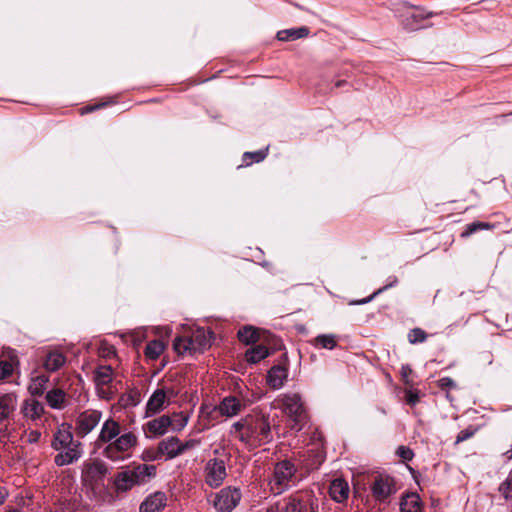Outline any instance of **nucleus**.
Segmentation results:
<instances>
[{"mask_svg": "<svg viewBox=\"0 0 512 512\" xmlns=\"http://www.w3.org/2000/svg\"><path fill=\"white\" fill-rule=\"evenodd\" d=\"M161 454L167 456L168 459L176 458L181 455L180 440L177 437H169L162 440L158 445Z\"/></svg>", "mask_w": 512, "mask_h": 512, "instance_id": "nucleus-24", "label": "nucleus"}, {"mask_svg": "<svg viewBox=\"0 0 512 512\" xmlns=\"http://www.w3.org/2000/svg\"><path fill=\"white\" fill-rule=\"evenodd\" d=\"M66 363L65 355L58 350H51L47 353L44 360V368L47 371L55 372Z\"/></svg>", "mask_w": 512, "mask_h": 512, "instance_id": "nucleus-26", "label": "nucleus"}, {"mask_svg": "<svg viewBox=\"0 0 512 512\" xmlns=\"http://www.w3.org/2000/svg\"><path fill=\"white\" fill-rule=\"evenodd\" d=\"M167 497L163 492H155L147 496L139 507L140 512H159L166 506Z\"/></svg>", "mask_w": 512, "mask_h": 512, "instance_id": "nucleus-19", "label": "nucleus"}, {"mask_svg": "<svg viewBox=\"0 0 512 512\" xmlns=\"http://www.w3.org/2000/svg\"><path fill=\"white\" fill-rule=\"evenodd\" d=\"M395 491L394 481L390 477L379 476L372 485V494L378 501L386 500Z\"/></svg>", "mask_w": 512, "mask_h": 512, "instance_id": "nucleus-15", "label": "nucleus"}, {"mask_svg": "<svg viewBox=\"0 0 512 512\" xmlns=\"http://www.w3.org/2000/svg\"><path fill=\"white\" fill-rule=\"evenodd\" d=\"M18 404L17 394L14 392L0 395V424L8 421L14 414Z\"/></svg>", "mask_w": 512, "mask_h": 512, "instance_id": "nucleus-18", "label": "nucleus"}, {"mask_svg": "<svg viewBox=\"0 0 512 512\" xmlns=\"http://www.w3.org/2000/svg\"><path fill=\"white\" fill-rule=\"evenodd\" d=\"M401 512H421L422 501L417 493L406 494L400 502Z\"/></svg>", "mask_w": 512, "mask_h": 512, "instance_id": "nucleus-27", "label": "nucleus"}, {"mask_svg": "<svg viewBox=\"0 0 512 512\" xmlns=\"http://www.w3.org/2000/svg\"><path fill=\"white\" fill-rule=\"evenodd\" d=\"M137 442L138 439L134 433H124L119 435L113 442L109 443L103 450V454L112 461H118L122 459L121 454L129 452L137 445Z\"/></svg>", "mask_w": 512, "mask_h": 512, "instance_id": "nucleus-8", "label": "nucleus"}, {"mask_svg": "<svg viewBox=\"0 0 512 512\" xmlns=\"http://www.w3.org/2000/svg\"><path fill=\"white\" fill-rule=\"evenodd\" d=\"M396 453H397V455H398L400 458H402V459H403V460H405V461H410V460H412V458H413V456H414L413 451H412L410 448L406 447V446H399V447L397 448V452H396Z\"/></svg>", "mask_w": 512, "mask_h": 512, "instance_id": "nucleus-39", "label": "nucleus"}, {"mask_svg": "<svg viewBox=\"0 0 512 512\" xmlns=\"http://www.w3.org/2000/svg\"><path fill=\"white\" fill-rule=\"evenodd\" d=\"M211 332L204 328H197L189 337H176L173 342V349L178 354L203 352L211 346Z\"/></svg>", "mask_w": 512, "mask_h": 512, "instance_id": "nucleus-6", "label": "nucleus"}, {"mask_svg": "<svg viewBox=\"0 0 512 512\" xmlns=\"http://www.w3.org/2000/svg\"><path fill=\"white\" fill-rule=\"evenodd\" d=\"M238 339L246 344H253L259 340L258 330L253 326H245L241 328L237 333Z\"/></svg>", "mask_w": 512, "mask_h": 512, "instance_id": "nucleus-31", "label": "nucleus"}, {"mask_svg": "<svg viewBox=\"0 0 512 512\" xmlns=\"http://www.w3.org/2000/svg\"><path fill=\"white\" fill-rule=\"evenodd\" d=\"M230 436L249 448H256L272 441L271 425L264 415H247L231 425Z\"/></svg>", "mask_w": 512, "mask_h": 512, "instance_id": "nucleus-1", "label": "nucleus"}, {"mask_svg": "<svg viewBox=\"0 0 512 512\" xmlns=\"http://www.w3.org/2000/svg\"><path fill=\"white\" fill-rule=\"evenodd\" d=\"M278 408L287 416L292 430L299 432L308 423V412L299 393L288 392L281 394L275 400Z\"/></svg>", "mask_w": 512, "mask_h": 512, "instance_id": "nucleus-3", "label": "nucleus"}, {"mask_svg": "<svg viewBox=\"0 0 512 512\" xmlns=\"http://www.w3.org/2000/svg\"><path fill=\"white\" fill-rule=\"evenodd\" d=\"M41 437V433L37 430H32L27 434V441L29 443H36Z\"/></svg>", "mask_w": 512, "mask_h": 512, "instance_id": "nucleus-45", "label": "nucleus"}, {"mask_svg": "<svg viewBox=\"0 0 512 512\" xmlns=\"http://www.w3.org/2000/svg\"><path fill=\"white\" fill-rule=\"evenodd\" d=\"M241 498L242 493L239 488L228 486L215 494L212 504L218 512H231L238 506Z\"/></svg>", "mask_w": 512, "mask_h": 512, "instance_id": "nucleus-9", "label": "nucleus"}, {"mask_svg": "<svg viewBox=\"0 0 512 512\" xmlns=\"http://www.w3.org/2000/svg\"><path fill=\"white\" fill-rule=\"evenodd\" d=\"M267 152L268 148L261 149L255 152H245L243 155V162L247 166L253 163H259L266 158Z\"/></svg>", "mask_w": 512, "mask_h": 512, "instance_id": "nucleus-34", "label": "nucleus"}, {"mask_svg": "<svg viewBox=\"0 0 512 512\" xmlns=\"http://www.w3.org/2000/svg\"><path fill=\"white\" fill-rule=\"evenodd\" d=\"M336 344V337L333 334H321L314 339V345L324 349L331 350L336 347Z\"/></svg>", "mask_w": 512, "mask_h": 512, "instance_id": "nucleus-33", "label": "nucleus"}, {"mask_svg": "<svg viewBox=\"0 0 512 512\" xmlns=\"http://www.w3.org/2000/svg\"><path fill=\"white\" fill-rule=\"evenodd\" d=\"M155 474L156 467L154 465L138 464L132 469L117 473L114 478V486L118 493L127 492L134 486L146 483Z\"/></svg>", "mask_w": 512, "mask_h": 512, "instance_id": "nucleus-5", "label": "nucleus"}, {"mask_svg": "<svg viewBox=\"0 0 512 512\" xmlns=\"http://www.w3.org/2000/svg\"><path fill=\"white\" fill-rule=\"evenodd\" d=\"M121 433L120 424L112 418L107 419L100 430L97 441L100 443H111Z\"/></svg>", "mask_w": 512, "mask_h": 512, "instance_id": "nucleus-21", "label": "nucleus"}, {"mask_svg": "<svg viewBox=\"0 0 512 512\" xmlns=\"http://www.w3.org/2000/svg\"><path fill=\"white\" fill-rule=\"evenodd\" d=\"M205 482L211 488H217L224 482L227 472L225 462L222 459H210L204 469Z\"/></svg>", "mask_w": 512, "mask_h": 512, "instance_id": "nucleus-11", "label": "nucleus"}, {"mask_svg": "<svg viewBox=\"0 0 512 512\" xmlns=\"http://www.w3.org/2000/svg\"><path fill=\"white\" fill-rule=\"evenodd\" d=\"M81 444L74 440L70 426L62 424L54 434L52 447L55 450H62L58 453L54 462L57 466H65L77 461L82 454Z\"/></svg>", "mask_w": 512, "mask_h": 512, "instance_id": "nucleus-2", "label": "nucleus"}, {"mask_svg": "<svg viewBox=\"0 0 512 512\" xmlns=\"http://www.w3.org/2000/svg\"><path fill=\"white\" fill-rule=\"evenodd\" d=\"M478 227L480 228V230L492 229L494 227V225L490 224L488 222H478Z\"/></svg>", "mask_w": 512, "mask_h": 512, "instance_id": "nucleus-47", "label": "nucleus"}, {"mask_svg": "<svg viewBox=\"0 0 512 512\" xmlns=\"http://www.w3.org/2000/svg\"><path fill=\"white\" fill-rule=\"evenodd\" d=\"M101 418L102 413L98 410L89 409L81 412L75 422L76 434L85 437L99 424Z\"/></svg>", "mask_w": 512, "mask_h": 512, "instance_id": "nucleus-13", "label": "nucleus"}, {"mask_svg": "<svg viewBox=\"0 0 512 512\" xmlns=\"http://www.w3.org/2000/svg\"><path fill=\"white\" fill-rule=\"evenodd\" d=\"M108 472L107 466L101 461L87 463L82 471V480L85 485L95 490L103 485V480Z\"/></svg>", "mask_w": 512, "mask_h": 512, "instance_id": "nucleus-10", "label": "nucleus"}, {"mask_svg": "<svg viewBox=\"0 0 512 512\" xmlns=\"http://www.w3.org/2000/svg\"><path fill=\"white\" fill-rule=\"evenodd\" d=\"M47 404L52 409L61 410L67 405V396L61 388H53L46 393Z\"/></svg>", "mask_w": 512, "mask_h": 512, "instance_id": "nucleus-25", "label": "nucleus"}, {"mask_svg": "<svg viewBox=\"0 0 512 512\" xmlns=\"http://www.w3.org/2000/svg\"><path fill=\"white\" fill-rule=\"evenodd\" d=\"M109 353L110 354H115V351L113 350V348H109Z\"/></svg>", "mask_w": 512, "mask_h": 512, "instance_id": "nucleus-49", "label": "nucleus"}, {"mask_svg": "<svg viewBox=\"0 0 512 512\" xmlns=\"http://www.w3.org/2000/svg\"><path fill=\"white\" fill-rule=\"evenodd\" d=\"M427 337V333L421 328H414L408 333V341L411 344L423 343Z\"/></svg>", "mask_w": 512, "mask_h": 512, "instance_id": "nucleus-35", "label": "nucleus"}, {"mask_svg": "<svg viewBox=\"0 0 512 512\" xmlns=\"http://www.w3.org/2000/svg\"><path fill=\"white\" fill-rule=\"evenodd\" d=\"M200 444H201V440L196 439V438L189 439L184 442L180 441L181 454L198 448L200 446Z\"/></svg>", "mask_w": 512, "mask_h": 512, "instance_id": "nucleus-37", "label": "nucleus"}, {"mask_svg": "<svg viewBox=\"0 0 512 512\" xmlns=\"http://www.w3.org/2000/svg\"><path fill=\"white\" fill-rule=\"evenodd\" d=\"M269 356V350L264 345H256L248 349L245 353V359L251 364H256Z\"/></svg>", "mask_w": 512, "mask_h": 512, "instance_id": "nucleus-29", "label": "nucleus"}, {"mask_svg": "<svg viewBox=\"0 0 512 512\" xmlns=\"http://www.w3.org/2000/svg\"><path fill=\"white\" fill-rule=\"evenodd\" d=\"M309 35V29L305 26L298 28H290L279 31L277 38L280 41H293L301 38H305Z\"/></svg>", "mask_w": 512, "mask_h": 512, "instance_id": "nucleus-28", "label": "nucleus"}, {"mask_svg": "<svg viewBox=\"0 0 512 512\" xmlns=\"http://www.w3.org/2000/svg\"><path fill=\"white\" fill-rule=\"evenodd\" d=\"M287 378V368L276 365L270 368V370L267 372L266 381L270 388L278 390L284 386Z\"/></svg>", "mask_w": 512, "mask_h": 512, "instance_id": "nucleus-22", "label": "nucleus"}, {"mask_svg": "<svg viewBox=\"0 0 512 512\" xmlns=\"http://www.w3.org/2000/svg\"><path fill=\"white\" fill-rule=\"evenodd\" d=\"M21 413L25 419L36 421L44 414V406L35 398H27L22 402Z\"/></svg>", "mask_w": 512, "mask_h": 512, "instance_id": "nucleus-20", "label": "nucleus"}, {"mask_svg": "<svg viewBox=\"0 0 512 512\" xmlns=\"http://www.w3.org/2000/svg\"><path fill=\"white\" fill-rule=\"evenodd\" d=\"M418 395L410 392L407 396V402L411 405H415L418 402Z\"/></svg>", "mask_w": 512, "mask_h": 512, "instance_id": "nucleus-46", "label": "nucleus"}, {"mask_svg": "<svg viewBox=\"0 0 512 512\" xmlns=\"http://www.w3.org/2000/svg\"><path fill=\"white\" fill-rule=\"evenodd\" d=\"M189 416L184 413H177L174 414V417L172 419V428L174 431H181L188 423Z\"/></svg>", "mask_w": 512, "mask_h": 512, "instance_id": "nucleus-36", "label": "nucleus"}, {"mask_svg": "<svg viewBox=\"0 0 512 512\" xmlns=\"http://www.w3.org/2000/svg\"><path fill=\"white\" fill-rule=\"evenodd\" d=\"M266 512H318V503L310 491H298L270 504Z\"/></svg>", "mask_w": 512, "mask_h": 512, "instance_id": "nucleus-4", "label": "nucleus"}, {"mask_svg": "<svg viewBox=\"0 0 512 512\" xmlns=\"http://www.w3.org/2000/svg\"><path fill=\"white\" fill-rule=\"evenodd\" d=\"M478 230H480V228L478 227V222L470 223L466 225L465 230L461 233V237L467 238L471 236L473 233L477 232Z\"/></svg>", "mask_w": 512, "mask_h": 512, "instance_id": "nucleus-44", "label": "nucleus"}, {"mask_svg": "<svg viewBox=\"0 0 512 512\" xmlns=\"http://www.w3.org/2000/svg\"><path fill=\"white\" fill-rule=\"evenodd\" d=\"M6 495L7 493L2 488H0V505L4 502Z\"/></svg>", "mask_w": 512, "mask_h": 512, "instance_id": "nucleus-48", "label": "nucleus"}, {"mask_svg": "<svg viewBox=\"0 0 512 512\" xmlns=\"http://www.w3.org/2000/svg\"><path fill=\"white\" fill-rule=\"evenodd\" d=\"M13 368L9 362H0V379H5L12 374Z\"/></svg>", "mask_w": 512, "mask_h": 512, "instance_id": "nucleus-41", "label": "nucleus"}, {"mask_svg": "<svg viewBox=\"0 0 512 512\" xmlns=\"http://www.w3.org/2000/svg\"><path fill=\"white\" fill-rule=\"evenodd\" d=\"M49 381L48 376L38 375L31 379L28 386V391L32 396H41L46 390V385Z\"/></svg>", "mask_w": 512, "mask_h": 512, "instance_id": "nucleus-30", "label": "nucleus"}, {"mask_svg": "<svg viewBox=\"0 0 512 512\" xmlns=\"http://www.w3.org/2000/svg\"><path fill=\"white\" fill-rule=\"evenodd\" d=\"M113 380V370L110 366H99L94 373V382L98 395L104 399H110L112 392L109 389Z\"/></svg>", "mask_w": 512, "mask_h": 512, "instance_id": "nucleus-14", "label": "nucleus"}, {"mask_svg": "<svg viewBox=\"0 0 512 512\" xmlns=\"http://www.w3.org/2000/svg\"><path fill=\"white\" fill-rule=\"evenodd\" d=\"M165 350V344L160 340L150 341L144 350L145 356L150 360H156Z\"/></svg>", "mask_w": 512, "mask_h": 512, "instance_id": "nucleus-32", "label": "nucleus"}, {"mask_svg": "<svg viewBox=\"0 0 512 512\" xmlns=\"http://www.w3.org/2000/svg\"><path fill=\"white\" fill-rule=\"evenodd\" d=\"M296 467L289 460L278 462L274 467L273 477L269 482L274 495H280L290 487V481L295 476Z\"/></svg>", "mask_w": 512, "mask_h": 512, "instance_id": "nucleus-7", "label": "nucleus"}, {"mask_svg": "<svg viewBox=\"0 0 512 512\" xmlns=\"http://www.w3.org/2000/svg\"><path fill=\"white\" fill-rule=\"evenodd\" d=\"M172 418L167 415H162L147 422L144 426V432L148 437H155L164 435L170 426H172Z\"/></svg>", "mask_w": 512, "mask_h": 512, "instance_id": "nucleus-17", "label": "nucleus"}, {"mask_svg": "<svg viewBox=\"0 0 512 512\" xmlns=\"http://www.w3.org/2000/svg\"><path fill=\"white\" fill-rule=\"evenodd\" d=\"M246 406V402L234 396H227L222 399L216 409L222 416L231 418L238 415Z\"/></svg>", "mask_w": 512, "mask_h": 512, "instance_id": "nucleus-16", "label": "nucleus"}, {"mask_svg": "<svg viewBox=\"0 0 512 512\" xmlns=\"http://www.w3.org/2000/svg\"><path fill=\"white\" fill-rule=\"evenodd\" d=\"M388 286H385L383 288H380L378 289L377 291H375L373 294H371L370 296L366 297V298H363V299H360V300H353V301H350L349 302V305H363V304H366V303H369L370 301H372L374 299L375 296H377L378 294H380L382 291H384L385 289H387Z\"/></svg>", "mask_w": 512, "mask_h": 512, "instance_id": "nucleus-40", "label": "nucleus"}, {"mask_svg": "<svg viewBox=\"0 0 512 512\" xmlns=\"http://www.w3.org/2000/svg\"><path fill=\"white\" fill-rule=\"evenodd\" d=\"M475 429L461 430L456 437V444L468 440L475 434Z\"/></svg>", "mask_w": 512, "mask_h": 512, "instance_id": "nucleus-43", "label": "nucleus"}, {"mask_svg": "<svg viewBox=\"0 0 512 512\" xmlns=\"http://www.w3.org/2000/svg\"><path fill=\"white\" fill-rule=\"evenodd\" d=\"M438 386L441 389H454V388H456V383L450 377H443L438 380Z\"/></svg>", "mask_w": 512, "mask_h": 512, "instance_id": "nucleus-42", "label": "nucleus"}, {"mask_svg": "<svg viewBox=\"0 0 512 512\" xmlns=\"http://www.w3.org/2000/svg\"><path fill=\"white\" fill-rule=\"evenodd\" d=\"M329 493L334 501L343 503L348 498L349 485L345 480L337 478L331 482Z\"/></svg>", "mask_w": 512, "mask_h": 512, "instance_id": "nucleus-23", "label": "nucleus"}, {"mask_svg": "<svg viewBox=\"0 0 512 512\" xmlns=\"http://www.w3.org/2000/svg\"><path fill=\"white\" fill-rule=\"evenodd\" d=\"M175 395L173 389H156L146 403V417L161 412Z\"/></svg>", "mask_w": 512, "mask_h": 512, "instance_id": "nucleus-12", "label": "nucleus"}, {"mask_svg": "<svg viewBox=\"0 0 512 512\" xmlns=\"http://www.w3.org/2000/svg\"><path fill=\"white\" fill-rule=\"evenodd\" d=\"M499 491L505 499H512V475L500 485Z\"/></svg>", "mask_w": 512, "mask_h": 512, "instance_id": "nucleus-38", "label": "nucleus"}]
</instances>
